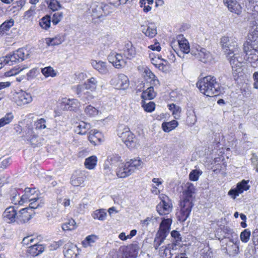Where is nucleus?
<instances>
[{"mask_svg": "<svg viewBox=\"0 0 258 258\" xmlns=\"http://www.w3.org/2000/svg\"><path fill=\"white\" fill-rule=\"evenodd\" d=\"M195 187L190 183L183 191L182 200L180 202V211L178 215V220L184 222L189 217L194 206L193 201L195 199Z\"/></svg>", "mask_w": 258, "mask_h": 258, "instance_id": "f257e3e1", "label": "nucleus"}, {"mask_svg": "<svg viewBox=\"0 0 258 258\" xmlns=\"http://www.w3.org/2000/svg\"><path fill=\"white\" fill-rule=\"evenodd\" d=\"M196 85L202 93L208 97L218 96L222 89L217 79L210 75L199 80Z\"/></svg>", "mask_w": 258, "mask_h": 258, "instance_id": "f03ea898", "label": "nucleus"}, {"mask_svg": "<svg viewBox=\"0 0 258 258\" xmlns=\"http://www.w3.org/2000/svg\"><path fill=\"white\" fill-rule=\"evenodd\" d=\"M243 49L247 57V60L251 63L258 61V26H256L248 36V41L243 45Z\"/></svg>", "mask_w": 258, "mask_h": 258, "instance_id": "7ed1b4c3", "label": "nucleus"}, {"mask_svg": "<svg viewBox=\"0 0 258 258\" xmlns=\"http://www.w3.org/2000/svg\"><path fill=\"white\" fill-rule=\"evenodd\" d=\"M190 53L196 59L204 63H211L213 60L211 52L199 45L192 47Z\"/></svg>", "mask_w": 258, "mask_h": 258, "instance_id": "20e7f679", "label": "nucleus"}, {"mask_svg": "<svg viewBox=\"0 0 258 258\" xmlns=\"http://www.w3.org/2000/svg\"><path fill=\"white\" fill-rule=\"evenodd\" d=\"M238 51L227 52L226 53V57L229 60L232 71L234 72H240L243 59L240 56Z\"/></svg>", "mask_w": 258, "mask_h": 258, "instance_id": "39448f33", "label": "nucleus"}, {"mask_svg": "<svg viewBox=\"0 0 258 258\" xmlns=\"http://www.w3.org/2000/svg\"><path fill=\"white\" fill-rule=\"evenodd\" d=\"M240 241L238 240V235L233 234L232 238L229 239L226 243V252L230 256H236L240 252L239 251Z\"/></svg>", "mask_w": 258, "mask_h": 258, "instance_id": "423d86ee", "label": "nucleus"}, {"mask_svg": "<svg viewBox=\"0 0 258 258\" xmlns=\"http://www.w3.org/2000/svg\"><path fill=\"white\" fill-rule=\"evenodd\" d=\"M28 55V53L26 49L23 48H19L12 54H10L5 56L6 63H8L9 66H12L17 61H22L27 58Z\"/></svg>", "mask_w": 258, "mask_h": 258, "instance_id": "0eeeda50", "label": "nucleus"}, {"mask_svg": "<svg viewBox=\"0 0 258 258\" xmlns=\"http://www.w3.org/2000/svg\"><path fill=\"white\" fill-rule=\"evenodd\" d=\"M118 136L128 148L135 146V136L130 131L129 128L124 127L122 130H119Z\"/></svg>", "mask_w": 258, "mask_h": 258, "instance_id": "6e6552de", "label": "nucleus"}, {"mask_svg": "<svg viewBox=\"0 0 258 258\" xmlns=\"http://www.w3.org/2000/svg\"><path fill=\"white\" fill-rule=\"evenodd\" d=\"M161 201L156 206V210L160 215L168 214L172 211V204L168 197L162 196Z\"/></svg>", "mask_w": 258, "mask_h": 258, "instance_id": "1a4fd4ad", "label": "nucleus"}, {"mask_svg": "<svg viewBox=\"0 0 258 258\" xmlns=\"http://www.w3.org/2000/svg\"><path fill=\"white\" fill-rule=\"evenodd\" d=\"M220 44L223 49L228 52L238 51L239 49L235 39L233 37L223 36L221 38Z\"/></svg>", "mask_w": 258, "mask_h": 258, "instance_id": "9d476101", "label": "nucleus"}, {"mask_svg": "<svg viewBox=\"0 0 258 258\" xmlns=\"http://www.w3.org/2000/svg\"><path fill=\"white\" fill-rule=\"evenodd\" d=\"M110 84L116 89L124 90L128 87L129 81L126 75L120 74L111 80Z\"/></svg>", "mask_w": 258, "mask_h": 258, "instance_id": "9b49d317", "label": "nucleus"}, {"mask_svg": "<svg viewBox=\"0 0 258 258\" xmlns=\"http://www.w3.org/2000/svg\"><path fill=\"white\" fill-rule=\"evenodd\" d=\"M108 61L116 69L124 68L126 64V61L120 53L112 52L108 56Z\"/></svg>", "mask_w": 258, "mask_h": 258, "instance_id": "f8f14e48", "label": "nucleus"}, {"mask_svg": "<svg viewBox=\"0 0 258 258\" xmlns=\"http://www.w3.org/2000/svg\"><path fill=\"white\" fill-rule=\"evenodd\" d=\"M248 180H242L240 182L237 183L236 188L231 189L228 191V195L235 199L239 194L243 191L247 190L249 188V185L247 184Z\"/></svg>", "mask_w": 258, "mask_h": 258, "instance_id": "ddd939ff", "label": "nucleus"}, {"mask_svg": "<svg viewBox=\"0 0 258 258\" xmlns=\"http://www.w3.org/2000/svg\"><path fill=\"white\" fill-rule=\"evenodd\" d=\"M17 210L12 206L7 208L3 214V218L8 223H17Z\"/></svg>", "mask_w": 258, "mask_h": 258, "instance_id": "4468645a", "label": "nucleus"}, {"mask_svg": "<svg viewBox=\"0 0 258 258\" xmlns=\"http://www.w3.org/2000/svg\"><path fill=\"white\" fill-rule=\"evenodd\" d=\"M33 214L29 211V208L22 209L17 213V223H24L30 220Z\"/></svg>", "mask_w": 258, "mask_h": 258, "instance_id": "2eb2a0df", "label": "nucleus"}, {"mask_svg": "<svg viewBox=\"0 0 258 258\" xmlns=\"http://www.w3.org/2000/svg\"><path fill=\"white\" fill-rule=\"evenodd\" d=\"M15 99L16 103L19 106L28 104L32 101L31 95L24 92L17 93Z\"/></svg>", "mask_w": 258, "mask_h": 258, "instance_id": "dca6fc26", "label": "nucleus"}, {"mask_svg": "<svg viewBox=\"0 0 258 258\" xmlns=\"http://www.w3.org/2000/svg\"><path fill=\"white\" fill-rule=\"evenodd\" d=\"M176 243H169L166 246H162L159 248V254L160 257L162 258H171L173 253L171 250L176 248Z\"/></svg>", "mask_w": 258, "mask_h": 258, "instance_id": "f3484780", "label": "nucleus"}, {"mask_svg": "<svg viewBox=\"0 0 258 258\" xmlns=\"http://www.w3.org/2000/svg\"><path fill=\"white\" fill-rule=\"evenodd\" d=\"M172 220L170 218H163L159 226L157 234L167 237L169 233Z\"/></svg>", "mask_w": 258, "mask_h": 258, "instance_id": "a211bd4d", "label": "nucleus"}, {"mask_svg": "<svg viewBox=\"0 0 258 258\" xmlns=\"http://www.w3.org/2000/svg\"><path fill=\"white\" fill-rule=\"evenodd\" d=\"M116 173L119 178H125L133 173V170L127 165V162L120 163L116 170Z\"/></svg>", "mask_w": 258, "mask_h": 258, "instance_id": "6ab92c4d", "label": "nucleus"}, {"mask_svg": "<svg viewBox=\"0 0 258 258\" xmlns=\"http://www.w3.org/2000/svg\"><path fill=\"white\" fill-rule=\"evenodd\" d=\"M223 3L231 12L238 15L241 13L242 7L236 0H223Z\"/></svg>", "mask_w": 258, "mask_h": 258, "instance_id": "aec40b11", "label": "nucleus"}, {"mask_svg": "<svg viewBox=\"0 0 258 258\" xmlns=\"http://www.w3.org/2000/svg\"><path fill=\"white\" fill-rule=\"evenodd\" d=\"M92 67L102 75L107 74L109 71L106 62L102 60H92Z\"/></svg>", "mask_w": 258, "mask_h": 258, "instance_id": "412c9836", "label": "nucleus"}, {"mask_svg": "<svg viewBox=\"0 0 258 258\" xmlns=\"http://www.w3.org/2000/svg\"><path fill=\"white\" fill-rule=\"evenodd\" d=\"M45 250V246L43 244L35 243L28 247L27 252L32 256H36L42 253Z\"/></svg>", "mask_w": 258, "mask_h": 258, "instance_id": "4be33fe9", "label": "nucleus"}, {"mask_svg": "<svg viewBox=\"0 0 258 258\" xmlns=\"http://www.w3.org/2000/svg\"><path fill=\"white\" fill-rule=\"evenodd\" d=\"M89 11L94 18H99L102 16V3L94 2L90 6Z\"/></svg>", "mask_w": 258, "mask_h": 258, "instance_id": "5701e85b", "label": "nucleus"}, {"mask_svg": "<svg viewBox=\"0 0 258 258\" xmlns=\"http://www.w3.org/2000/svg\"><path fill=\"white\" fill-rule=\"evenodd\" d=\"M142 32L150 38H153L157 34L156 26L154 23H149L147 26H142Z\"/></svg>", "mask_w": 258, "mask_h": 258, "instance_id": "b1692460", "label": "nucleus"}, {"mask_svg": "<svg viewBox=\"0 0 258 258\" xmlns=\"http://www.w3.org/2000/svg\"><path fill=\"white\" fill-rule=\"evenodd\" d=\"M123 55L126 59H131L135 57L136 51L131 42L127 43L123 48Z\"/></svg>", "mask_w": 258, "mask_h": 258, "instance_id": "393cba45", "label": "nucleus"}, {"mask_svg": "<svg viewBox=\"0 0 258 258\" xmlns=\"http://www.w3.org/2000/svg\"><path fill=\"white\" fill-rule=\"evenodd\" d=\"M120 156L117 154H112L107 157V159L105 162L104 169H109V165H116L118 162H121Z\"/></svg>", "mask_w": 258, "mask_h": 258, "instance_id": "a878e982", "label": "nucleus"}, {"mask_svg": "<svg viewBox=\"0 0 258 258\" xmlns=\"http://www.w3.org/2000/svg\"><path fill=\"white\" fill-rule=\"evenodd\" d=\"M64 105L63 109L70 110H74L79 106L80 103L77 99H64L62 102Z\"/></svg>", "mask_w": 258, "mask_h": 258, "instance_id": "bb28decb", "label": "nucleus"}, {"mask_svg": "<svg viewBox=\"0 0 258 258\" xmlns=\"http://www.w3.org/2000/svg\"><path fill=\"white\" fill-rule=\"evenodd\" d=\"M144 163L139 158L131 159L127 162V165L133 170V173L136 170H139L143 168Z\"/></svg>", "mask_w": 258, "mask_h": 258, "instance_id": "cd10ccee", "label": "nucleus"}, {"mask_svg": "<svg viewBox=\"0 0 258 258\" xmlns=\"http://www.w3.org/2000/svg\"><path fill=\"white\" fill-rule=\"evenodd\" d=\"M84 176L82 173L76 172L72 176L71 183L74 186H79L84 183Z\"/></svg>", "mask_w": 258, "mask_h": 258, "instance_id": "c85d7f7f", "label": "nucleus"}, {"mask_svg": "<svg viewBox=\"0 0 258 258\" xmlns=\"http://www.w3.org/2000/svg\"><path fill=\"white\" fill-rule=\"evenodd\" d=\"M178 38V44L180 50L184 53H188L190 52L189 45L188 41L183 37L182 35H179Z\"/></svg>", "mask_w": 258, "mask_h": 258, "instance_id": "c756f323", "label": "nucleus"}, {"mask_svg": "<svg viewBox=\"0 0 258 258\" xmlns=\"http://www.w3.org/2000/svg\"><path fill=\"white\" fill-rule=\"evenodd\" d=\"M101 133L95 130L91 131L88 136V140L91 143L96 145L101 142Z\"/></svg>", "mask_w": 258, "mask_h": 258, "instance_id": "7c9ffc66", "label": "nucleus"}, {"mask_svg": "<svg viewBox=\"0 0 258 258\" xmlns=\"http://www.w3.org/2000/svg\"><path fill=\"white\" fill-rule=\"evenodd\" d=\"M90 128L91 125L90 124L84 121H81L76 126L75 131L78 134L83 135L86 134Z\"/></svg>", "mask_w": 258, "mask_h": 258, "instance_id": "2f4dec72", "label": "nucleus"}, {"mask_svg": "<svg viewBox=\"0 0 258 258\" xmlns=\"http://www.w3.org/2000/svg\"><path fill=\"white\" fill-rule=\"evenodd\" d=\"M64 40L63 36L58 35L53 38H47L46 43L48 46H55L60 44Z\"/></svg>", "mask_w": 258, "mask_h": 258, "instance_id": "473e14b6", "label": "nucleus"}, {"mask_svg": "<svg viewBox=\"0 0 258 258\" xmlns=\"http://www.w3.org/2000/svg\"><path fill=\"white\" fill-rule=\"evenodd\" d=\"M77 225L75 221L72 219H69L61 225L62 229L63 231H72L77 228Z\"/></svg>", "mask_w": 258, "mask_h": 258, "instance_id": "72a5a7b5", "label": "nucleus"}, {"mask_svg": "<svg viewBox=\"0 0 258 258\" xmlns=\"http://www.w3.org/2000/svg\"><path fill=\"white\" fill-rule=\"evenodd\" d=\"M76 251H78L77 246L71 244L64 252V255L66 258H76L77 255Z\"/></svg>", "mask_w": 258, "mask_h": 258, "instance_id": "f704fd0d", "label": "nucleus"}, {"mask_svg": "<svg viewBox=\"0 0 258 258\" xmlns=\"http://www.w3.org/2000/svg\"><path fill=\"white\" fill-rule=\"evenodd\" d=\"M97 158L95 156H91L85 159L84 165L87 169H93L97 165Z\"/></svg>", "mask_w": 258, "mask_h": 258, "instance_id": "c9c22d12", "label": "nucleus"}, {"mask_svg": "<svg viewBox=\"0 0 258 258\" xmlns=\"http://www.w3.org/2000/svg\"><path fill=\"white\" fill-rule=\"evenodd\" d=\"M72 89L73 92H75L80 99L85 94L87 90H88L84 84L74 86L72 87Z\"/></svg>", "mask_w": 258, "mask_h": 258, "instance_id": "e433bc0d", "label": "nucleus"}, {"mask_svg": "<svg viewBox=\"0 0 258 258\" xmlns=\"http://www.w3.org/2000/svg\"><path fill=\"white\" fill-rule=\"evenodd\" d=\"M156 96V93L153 86H150L142 94V98L144 100H151Z\"/></svg>", "mask_w": 258, "mask_h": 258, "instance_id": "4c0bfd02", "label": "nucleus"}, {"mask_svg": "<svg viewBox=\"0 0 258 258\" xmlns=\"http://www.w3.org/2000/svg\"><path fill=\"white\" fill-rule=\"evenodd\" d=\"M178 123L175 120L169 122H164L162 124L163 131L165 132H169L177 126Z\"/></svg>", "mask_w": 258, "mask_h": 258, "instance_id": "58836bf2", "label": "nucleus"}, {"mask_svg": "<svg viewBox=\"0 0 258 258\" xmlns=\"http://www.w3.org/2000/svg\"><path fill=\"white\" fill-rule=\"evenodd\" d=\"M35 189H32L30 188H26L25 189V194L23 196H21V200L22 202L20 203V205H22L23 203L25 202H27L28 199L32 198V196L34 195V192H35Z\"/></svg>", "mask_w": 258, "mask_h": 258, "instance_id": "ea45409f", "label": "nucleus"}, {"mask_svg": "<svg viewBox=\"0 0 258 258\" xmlns=\"http://www.w3.org/2000/svg\"><path fill=\"white\" fill-rule=\"evenodd\" d=\"M92 216L94 219L104 221L106 218L107 213L104 209H99L95 211Z\"/></svg>", "mask_w": 258, "mask_h": 258, "instance_id": "a19ab883", "label": "nucleus"}, {"mask_svg": "<svg viewBox=\"0 0 258 258\" xmlns=\"http://www.w3.org/2000/svg\"><path fill=\"white\" fill-rule=\"evenodd\" d=\"M14 118V116L12 112L7 113L0 119V128L10 123Z\"/></svg>", "mask_w": 258, "mask_h": 258, "instance_id": "79ce46f5", "label": "nucleus"}, {"mask_svg": "<svg viewBox=\"0 0 258 258\" xmlns=\"http://www.w3.org/2000/svg\"><path fill=\"white\" fill-rule=\"evenodd\" d=\"M43 141V139L42 138L38 137L36 135H34L29 139L28 142L33 147H36L41 146Z\"/></svg>", "mask_w": 258, "mask_h": 258, "instance_id": "37998d69", "label": "nucleus"}, {"mask_svg": "<svg viewBox=\"0 0 258 258\" xmlns=\"http://www.w3.org/2000/svg\"><path fill=\"white\" fill-rule=\"evenodd\" d=\"M97 83L98 82L96 78L91 77L90 79L87 80L84 85L86 86L88 90H90L91 91H93L96 90Z\"/></svg>", "mask_w": 258, "mask_h": 258, "instance_id": "c03bdc74", "label": "nucleus"}, {"mask_svg": "<svg viewBox=\"0 0 258 258\" xmlns=\"http://www.w3.org/2000/svg\"><path fill=\"white\" fill-rule=\"evenodd\" d=\"M39 200L37 195H36V196L32 198L31 199H28L27 202H29V211L31 212L32 211V209H35L39 207L40 204L38 203V200Z\"/></svg>", "mask_w": 258, "mask_h": 258, "instance_id": "a18cd8bd", "label": "nucleus"}, {"mask_svg": "<svg viewBox=\"0 0 258 258\" xmlns=\"http://www.w3.org/2000/svg\"><path fill=\"white\" fill-rule=\"evenodd\" d=\"M41 73L45 77H54L56 75L55 71L51 67H47L42 69Z\"/></svg>", "mask_w": 258, "mask_h": 258, "instance_id": "49530a36", "label": "nucleus"}, {"mask_svg": "<svg viewBox=\"0 0 258 258\" xmlns=\"http://www.w3.org/2000/svg\"><path fill=\"white\" fill-rule=\"evenodd\" d=\"M166 237L165 236L160 235L157 233L156 234L153 242V246L155 249H157L159 247L165 240Z\"/></svg>", "mask_w": 258, "mask_h": 258, "instance_id": "de8ad7c7", "label": "nucleus"}, {"mask_svg": "<svg viewBox=\"0 0 258 258\" xmlns=\"http://www.w3.org/2000/svg\"><path fill=\"white\" fill-rule=\"evenodd\" d=\"M85 112L87 115L90 117H93L98 114L99 111L97 108L90 105L85 108Z\"/></svg>", "mask_w": 258, "mask_h": 258, "instance_id": "09e8293b", "label": "nucleus"}, {"mask_svg": "<svg viewBox=\"0 0 258 258\" xmlns=\"http://www.w3.org/2000/svg\"><path fill=\"white\" fill-rule=\"evenodd\" d=\"M35 135L34 133L33 130L32 128L28 127L27 128L23 129L22 138L24 140L29 141L33 135Z\"/></svg>", "mask_w": 258, "mask_h": 258, "instance_id": "8fccbe9b", "label": "nucleus"}, {"mask_svg": "<svg viewBox=\"0 0 258 258\" xmlns=\"http://www.w3.org/2000/svg\"><path fill=\"white\" fill-rule=\"evenodd\" d=\"M14 21L12 19L4 22L0 26L1 32L8 31L14 25Z\"/></svg>", "mask_w": 258, "mask_h": 258, "instance_id": "3c124183", "label": "nucleus"}, {"mask_svg": "<svg viewBox=\"0 0 258 258\" xmlns=\"http://www.w3.org/2000/svg\"><path fill=\"white\" fill-rule=\"evenodd\" d=\"M50 17L49 16H46L41 19L39 25L42 28L47 29L50 27Z\"/></svg>", "mask_w": 258, "mask_h": 258, "instance_id": "603ef678", "label": "nucleus"}, {"mask_svg": "<svg viewBox=\"0 0 258 258\" xmlns=\"http://www.w3.org/2000/svg\"><path fill=\"white\" fill-rule=\"evenodd\" d=\"M169 109L172 112L174 115L175 118H178L180 112V108L174 104H170L168 105Z\"/></svg>", "mask_w": 258, "mask_h": 258, "instance_id": "864d4df0", "label": "nucleus"}, {"mask_svg": "<svg viewBox=\"0 0 258 258\" xmlns=\"http://www.w3.org/2000/svg\"><path fill=\"white\" fill-rule=\"evenodd\" d=\"M98 239L97 236L95 235H91L87 236L85 240L83 241V244L85 247L88 245H91L92 243H94Z\"/></svg>", "mask_w": 258, "mask_h": 258, "instance_id": "5fc2aeb1", "label": "nucleus"}, {"mask_svg": "<svg viewBox=\"0 0 258 258\" xmlns=\"http://www.w3.org/2000/svg\"><path fill=\"white\" fill-rule=\"evenodd\" d=\"M186 121L189 125L191 126L195 124L197 121V117L194 111H192L191 112L189 113V114L186 118Z\"/></svg>", "mask_w": 258, "mask_h": 258, "instance_id": "6e6d98bb", "label": "nucleus"}, {"mask_svg": "<svg viewBox=\"0 0 258 258\" xmlns=\"http://www.w3.org/2000/svg\"><path fill=\"white\" fill-rule=\"evenodd\" d=\"M250 235V231L248 229H245L240 234V237L241 240L244 243L247 242L249 240Z\"/></svg>", "mask_w": 258, "mask_h": 258, "instance_id": "4d7b16f0", "label": "nucleus"}, {"mask_svg": "<svg viewBox=\"0 0 258 258\" xmlns=\"http://www.w3.org/2000/svg\"><path fill=\"white\" fill-rule=\"evenodd\" d=\"M202 173V171L198 170H193L189 175V179L191 181H197L200 175Z\"/></svg>", "mask_w": 258, "mask_h": 258, "instance_id": "13d9d810", "label": "nucleus"}, {"mask_svg": "<svg viewBox=\"0 0 258 258\" xmlns=\"http://www.w3.org/2000/svg\"><path fill=\"white\" fill-rule=\"evenodd\" d=\"M61 6L57 0H51L48 4V7L53 11H57Z\"/></svg>", "mask_w": 258, "mask_h": 258, "instance_id": "bf43d9fd", "label": "nucleus"}, {"mask_svg": "<svg viewBox=\"0 0 258 258\" xmlns=\"http://www.w3.org/2000/svg\"><path fill=\"white\" fill-rule=\"evenodd\" d=\"M11 163V158L8 157L4 158L3 157L0 158V168H6Z\"/></svg>", "mask_w": 258, "mask_h": 258, "instance_id": "052dcab7", "label": "nucleus"}, {"mask_svg": "<svg viewBox=\"0 0 258 258\" xmlns=\"http://www.w3.org/2000/svg\"><path fill=\"white\" fill-rule=\"evenodd\" d=\"M62 17V13L61 12H57L54 13L53 15L52 18V22L54 25H56L58 24Z\"/></svg>", "mask_w": 258, "mask_h": 258, "instance_id": "680f3d73", "label": "nucleus"}, {"mask_svg": "<svg viewBox=\"0 0 258 258\" xmlns=\"http://www.w3.org/2000/svg\"><path fill=\"white\" fill-rule=\"evenodd\" d=\"M46 120L44 118H40L35 122L36 129H44L46 128Z\"/></svg>", "mask_w": 258, "mask_h": 258, "instance_id": "e2e57ef3", "label": "nucleus"}, {"mask_svg": "<svg viewBox=\"0 0 258 258\" xmlns=\"http://www.w3.org/2000/svg\"><path fill=\"white\" fill-rule=\"evenodd\" d=\"M252 241L255 249H258V229H255L252 234Z\"/></svg>", "mask_w": 258, "mask_h": 258, "instance_id": "0e129e2a", "label": "nucleus"}, {"mask_svg": "<svg viewBox=\"0 0 258 258\" xmlns=\"http://www.w3.org/2000/svg\"><path fill=\"white\" fill-rule=\"evenodd\" d=\"M143 106L146 111L151 112L154 110L155 104L153 102H149L147 104H144Z\"/></svg>", "mask_w": 258, "mask_h": 258, "instance_id": "69168bd1", "label": "nucleus"}, {"mask_svg": "<svg viewBox=\"0 0 258 258\" xmlns=\"http://www.w3.org/2000/svg\"><path fill=\"white\" fill-rule=\"evenodd\" d=\"M94 98V96L92 95L91 92L87 90V91L85 93V94L82 97L81 100L84 102L89 101L92 100Z\"/></svg>", "mask_w": 258, "mask_h": 258, "instance_id": "338daca9", "label": "nucleus"}, {"mask_svg": "<svg viewBox=\"0 0 258 258\" xmlns=\"http://www.w3.org/2000/svg\"><path fill=\"white\" fill-rule=\"evenodd\" d=\"M171 236L175 240V243L181 241V237L179 232L176 230H173L171 232Z\"/></svg>", "mask_w": 258, "mask_h": 258, "instance_id": "774afa93", "label": "nucleus"}]
</instances>
